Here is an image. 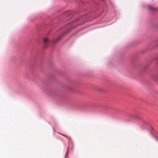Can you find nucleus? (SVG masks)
<instances>
[{"instance_id": "f257e3e1", "label": "nucleus", "mask_w": 158, "mask_h": 158, "mask_svg": "<svg viewBox=\"0 0 158 158\" xmlns=\"http://www.w3.org/2000/svg\"><path fill=\"white\" fill-rule=\"evenodd\" d=\"M49 42V39L45 37L44 39V43L45 46L46 47V45Z\"/></svg>"}, {"instance_id": "f03ea898", "label": "nucleus", "mask_w": 158, "mask_h": 158, "mask_svg": "<svg viewBox=\"0 0 158 158\" xmlns=\"http://www.w3.org/2000/svg\"><path fill=\"white\" fill-rule=\"evenodd\" d=\"M62 36V35H60V36H59L58 37V38L56 39L55 40H54V43H56L58 42L61 39Z\"/></svg>"}, {"instance_id": "7ed1b4c3", "label": "nucleus", "mask_w": 158, "mask_h": 158, "mask_svg": "<svg viewBox=\"0 0 158 158\" xmlns=\"http://www.w3.org/2000/svg\"><path fill=\"white\" fill-rule=\"evenodd\" d=\"M148 7L150 10L152 12H153L156 10V9L151 6H149Z\"/></svg>"}]
</instances>
